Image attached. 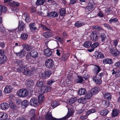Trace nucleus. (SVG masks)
Returning <instances> with one entry per match:
<instances>
[{
  "mask_svg": "<svg viewBox=\"0 0 120 120\" xmlns=\"http://www.w3.org/2000/svg\"><path fill=\"white\" fill-rule=\"evenodd\" d=\"M93 8V6L92 4L90 3H88V6L86 7H85V8L86 10H90Z\"/></svg>",
  "mask_w": 120,
  "mask_h": 120,
  "instance_id": "obj_37",
  "label": "nucleus"
},
{
  "mask_svg": "<svg viewBox=\"0 0 120 120\" xmlns=\"http://www.w3.org/2000/svg\"><path fill=\"white\" fill-rule=\"evenodd\" d=\"M69 54L68 53H65L63 54L62 57L60 58V60L61 61H65L68 58Z\"/></svg>",
  "mask_w": 120,
  "mask_h": 120,
  "instance_id": "obj_13",
  "label": "nucleus"
},
{
  "mask_svg": "<svg viewBox=\"0 0 120 120\" xmlns=\"http://www.w3.org/2000/svg\"><path fill=\"white\" fill-rule=\"evenodd\" d=\"M7 10V8L5 6H2L0 4V15L1 14L2 12H5Z\"/></svg>",
  "mask_w": 120,
  "mask_h": 120,
  "instance_id": "obj_32",
  "label": "nucleus"
},
{
  "mask_svg": "<svg viewBox=\"0 0 120 120\" xmlns=\"http://www.w3.org/2000/svg\"><path fill=\"white\" fill-rule=\"evenodd\" d=\"M34 81L31 79H28L26 81V84L28 86H32L34 84Z\"/></svg>",
  "mask_w": 120,
  "mask_h": 120,
  "instance_id": "obj_33",
  "label": "nucleus"
},
{
  "mask_svg": "<svg viewBox=\"0 0 120 120\" xmlns=\"http://www.w3.org/2000/svg\"><path fill=\"white\" fill-rule=\"evenodd\" d=\"M86 92V90L83 88L80 89L78 91V94L79 95H82L84 94Z\"/></svg>",
  "mask_w": 120,
  "mask_h": 120,
  "instance_id": "obj_29",
  "label": "nucleus"
},
{
  "mask_svg": "<svg viewBox=\"0 0 120 120\" xmlns=\"http://www.w3.org/2000/svg\"><path fill=\"white\" fill-rule=\"evenodd\" d=\"M45 118L46 120H61V119H57L53 117L52 116L51 114L49 113L46 114L45 117Z\"/></svg>",
  "mask_w": 120,
  "mask_h": 120,
  "instance_id": "obj_7",
  "label": "nucleus"
},
{
  "mask_svg": "<svg viewBox=\"0 0 120 120\" xmlns=\"http://www.w3.org/2000/svg\"><path fill=\"white\" fill-rule=\"evenodd\" d=\"M119 111L117 109H115L112 111V116L113 117H115L118 116L119 113Z\"/></svg>",
  "mask_w": 120,
  "mask_h": 120,
  "instance_id": "obj_28",
  "label": "nucleus"
},
{
  "mask_svg": "<svg viewBox=\"0 0 120 120\" xmlns=\"http://www.w3.org/2000/svg\"><path fill=\"white\" fill-rule=\"evenodd\" d=\"M5 30V28L2 24L0 25V30L2 32H4Z\"/></svg>",
  "mask_w": 120,
  "mask_h": 120,
  "instance_id": "obj_58",
  "label": "nucleus"
},
{
  "mask_svg": "<svg viewBox=\"0 0 120 120\" xmlns=\"http://www.w3.org/2000/svg\"><path fill=\"white\" fill-rule=\"evenodd\" d=\"M12 90L11 87V86L8 85L5 86L4 91L6 93H9L11 92Z\"/></svg>",
  "mask_w": 120,
  "mask_h": 120,
  "instance_id": "obj_17",
  "label": "nucleus"
},
{
  "mask_svg": "<svg viewBox=\"0 0 120 120\" xmlns=\"http://www.w3.org/2000/svg\"><path fill=\"white\" fill-rule=\"evenodd\" d=\"M55 81L53 80H50L48 81L47 83L49 85H50Z\"/></svg>",
  "mask_w": 120,
  "mask_h": 120,
  "instance_id": "obj_63",
  "label": "nucleus"
},
{
  "mask_svg": "<svg viewBox=\"0 0 120 120\" xmlns=\"http://www.w3.org/2000/svg\"><path fill=\"white\" fill-rule=\"evenodd\" d=\"M97 32L95 31H93L92 32L91 35L93 37V40L96 41L98 39V36L97 35Z\"/></svg>",
  "mask_w": 120,
  "mask_h": 120,
  "instance_id": "obj_23",
  "label": "nucleus"
},
{
  "mask_svg": "<svg viewBox=\"0 0 120 120\" xmlns=\"http://www.w3.org/2000/svg\"><path fill=\"white\" fill-rule=\"evenodd\" d=\"M8 108L7 104L6 103H2L0 104V109L3 110H5Z\"/></svg>",
  "mask_w": 120,
  "mask_h": 120,
  "instance_id": "obj_27",
  "label": "nucleus"
},
{
  "mask_svg": "<svg viewBox=\"0 0 120 120\" xmlns=\"http://www.w3.org/2000/svg\"><path fill=\"white\" fill-rule=\"evenodd\" d=\"M58 15V12H57L56 11H53L49 13L48 15V17L53 18L57 17Z\"/></svg>",
  "mask_w": 120,
  "mask_h": 120,
  "instance_id": "obj_9",
  "label": "nucleus"
},
{
  "mask_svg": "<svg viewBox=\"0 0 120 120\" xmlns=\"http://www.w3.org/2000/svg\"><path fill=\"white\" fill-rule=\"evenodd\" d=\"M30 115L32 116H35V110L34 109H32L30 111Z\"/></svg>",
  "mask_w": 120,
  "mask_h": 120,
  "instance_id": "obj_53",
  "label": "nucleus"
},
{
  "mask_svg": "<svg viewBox=\"0 0 120 120\" xmlns=\"http://www.w3.org/2000/svg\"><path fill=\"white\" fill-rule=\"evenodd\" d=\"M85 24L84 23L81 21H78L75 24V26L77 27L82 26Z\"/></svg>",
  "mask_w": 120,
  "mask_h": 120,
  "instance_id": "obj_31",
  "label": "nucleus"
},
{
  "mask_svg": "<svg viewBox=\"0 0 120 120\" xmlns=\"http://www.w3.org/2000/svg\"><path fill=\"white\" fill-rule=\"evenodd\" d=\"M100 37L101 38V41L102 42L105 41V39L106 38V35L104 33H102L101 34Z\"/></svg>",
  "mask_w": 120,
  "mask_h": 120,
  "instance_id": "obj_45",
  "label": "nucleus"
},
{
  "mask_svg": "<svg viewBox=\"0 0 120 120\" xmlns=\"http://www.w3.org/2000/svg\"><path fill=\"white\" fill-rule=\"evenodd\" d=\"M24 71L23 72V73L25 75L28 76H31L32 75L33 71L34 70V68H32L29 69H28L26 68L24 69Z\"/></svg>",
  "mask_w": 120,
  "mask_h": 120,
  "instance_id": "obj_3",
  "label": "nucleus"
},
{
  "mask_svg": "<svg viewBox=\"0 0 120 120\" xmlns=\"http://www.w3.org/2000/svg\"><path fill=\"white\" fill-rule=\"evenodd\" d=\"M29 26L30 30L33 31H35L37 30L35 23L32 22L30 24Z\"/></svg>",
  "mask_w": 120,
  "mask_h": 120,
  "instance_id": "obj_20",
  "label": "nucleus"
},
{
  "mask_svg": "<svg viewBox=\"0 0 120 120\" xmlns=\"http://www.w3.org/2000/svg\"><path fill=\"white\" fill-rule=\"evenodd\" d=\"M52 74L51 71H46L43 73L42 75L43 78H47L49 77Z\"/></svg>",
  "mask_w": 120,
  "mask_h": 120,
  "instance_id": "obj_12",
  "label": "nucleus"
},
{
  "mask_svg": "<svg viewBox=\"0 0 120 120\" xmlns=\"http://www.w3.org/2000/svg\"><path fill=\"white\" fill-rule=\"evenodd\" d=\"M75 99V98H71L68 101L70 103L73 104L76 101Z\"/></svg>",
  "mask_w": 120,
  "mask_h": 120,
  "instance_id": "obj_60",
  "label": "nucleus"
},
{
  "mask_svg": "<svg viewBox=\"0 0 120 120\" xmlns=\"http://www.w3.org/2000/svg\"><path fill=\"white\" fill-rule=\"evenodd\" d=\"M16 120H27L25 119L24 117L20 116L17 118Z\"/></svg>",
  "mask_w": 120,
  "mask_h": 120,
  "instance_id": "obj_64",
  "label": "nucleus"
},
{
  "mask_svg": "<svg viewBox=\"0 0 120 120\" xmlns=\"http://www.w3.org/2000/svg\"><path fill=\"white\" fill-rule=\"evenodd\" d=\"M7 57L5 55L0 57V64H3L5 63L7 60Z\"/></svg>",
  "mask_w": 120,
  "mask_h": 120,
  "instance_id": "obj_18",
  "label": "nucleus"
},
{
  "mask_svg": "<svg viewBox=\"0 0 120 120\" xmlns=\"http://www.w3.org/2000/svg\"><path fill=\"white\" fill-rule=\"evenodd\" d=\"M9 5L12 6V7H15L19 6V2L13 1L12 3H10L9 4Z\"/></svg>",
  "mask_w": 120,
  "mask_h": 120,
  "instance_id": "obj_36",
  "label": "nucleus"
},
{
  "mask_svg": "<svg viewBox=\"0 0 120 120\" xmlns=\"http://www.w3.org/2000/svg\"><path fill=\"white\" fill-rule=\"evenodd\" d=\"M8 115L6 113H0V119L1 120H9L7 117Z\"/></svg>",
  "mask_w": 120,
  "mask_h": 120,
  "instance_id": "obj_11",
  "label": "nucleus"
},
{
  "mask_svg": "<svg viewBox=\"0 0 120 120\" xmlns=\"http://www.w3.org/2000/svg\"><path fill=\"white\" fill-rule=\"evenodd\" d=\"M102 105L105 108H106L109 105V102L108 100H104L103 101Z\"/></svg>",
  "mask_w": 120,
  "mask_h": 120,
  "instance_id": "obj_30",
  "label": "nucleus"
},
{
  "mask_svg": "<svg viewBox=\"0 0 120 120\" xmlns=\"http://www.w3.org/2000/svg\"><path fill=\"white\" fill-rule=\"evenodd\" d=\"M24 49H25L27 51H29L31 49V47L28 45H26V44L24 43L22 45Z\"/></svg>",
  "mask_w": 120,
  "mask_h": 120,
  "instance_id": "obj_40",
  "label": "nucleus"
},
{
  "mask_svg": "<svg viewBox=\"0 0 120 120\" xmlns=\"http://www.w3.org/2000/svg\"><path fill=\"white\" fill-rule=\"evenodd\" d=\"M99 44L98 43H93L92 45L91 48H94L97 47L99 45Z\"/></svg>",
  "mask_w": 120,
  "mask_h": 120,
  "instance_id": "obj_59",
  "label": "nucleus"
},
{
  "mask_svg": "<svg viewBox=\"0 0 120 120\" xmlns=\"http://www.w3.org/2000/svg\"><path fill=\"white\" fill-rule=\"evenodd\" d=\"M115 52L113 55L115 56H118L120 55V53L119 51L117 49H115Z\"/></svg>",
  "mask_w": 120,
  "mask_h": 120,
  "instance_id": "obj_56",
  "label": "nucleus"
},
{
  "mask_svg": "<svg viewBox=\"0 0 120 120\" xmlns=\"http://www.w3.org/2000/svg\"><path fill=\"white\" fill-rule=\"evenodd\" d=\"M118 21V19L116 18H115L110 19L109 20V22L110 23H111L112 22H117Z\"/></svg>",
  "mask_w": 120,
  "mask_h": 120,
  "instance_id": "obj_62",
  "label": "nucleus"
},
{
  "mask_svg": "<svg viewBox=\"0 0 120 120\" xmlns=\"http://www.w3.org/2000/svg\"><path fill=\"white\" fill-rule=\"evenodd\" d=\"M38 102L37 99L35 98H33L31 99L30 103L32 106L36 107L38 105Z\"/></svg>",
  "mask_w": 120,
  "mask_h": 120,
  "instance_id": "obj_6",
  "label": "nucleus"
},
{
  "mask_svg": "<svg viewBox=\"0 0 120 120\" xmlns=\"http://www.w3.org/2000/svg\"><path fill=\"white\" fill-rule=\"evenodd\" d=\"M38 101L40 103H42L45 100V98L43 95L41 94L39 95L38 97Z\"/></svg>",
  "mask_w": 120,
  "mask_h": 120,
  "instance_id": "obj_26",
  "label": "nucleus"
},
{
  "mask_svg": "<svg viewBox=\"0 0 120 120\" xmlns=\"http://www.w3.org/2000/svg\"><path fill=\"white\" fill-rule=\"evenodd\" d=\"M24 24L21 21H19V28L21 30H22L24 28Z\"/></svg>",
  "mask_w": 120,
  "mask_h": 120,
  "instance_id": "obj_39",
  "label": "nucleus"
},
{
  "mask_svg": "<svg viewBox=\"0 0 120 120\" xmlns=\"http://www.w3.org/2000/svg\"><path fill=\"white\" fill-rule=\"evenodd\" d=\"M78 101L79 103H83L85 102L86 101V98H82L79 99L78 100Z\"/></svg>",
  "mask_w": 120,
  "mask_h": 120,
  "instance_id": "obj_47",
  "label": "nucleus"
},
{
  "mask_svg": "<svg viewBox=\"0 0 120 120\" xmlns=\"http://www.w3.org/2000/svg\"><path fill=\"white\" fill-rule=\"evenodd\" d=\"M108 113V111L107 109H105L101 110L100 112V114L102 116H105Z\"/></svg>",
  "mask_w": 120,
  "mask_h": 120,
  "instance_id": "obj_42",
  "label": "nucleus"
},
{
  "mask_svg": "<svg viewBox=\"0 0 120 120\" xmlns=\"http://www.w3.org/2000/svg\"><path fill=\"white\" fill-rule=\"evenodd\" d=\"M54 65V61L51 59H49L46 60L45 65L48 68H52Z\"/></svg>",
  "mask_w": 120,
  "mask_h": 120,
  "instance_id": "obj_4",
  "label": "nucleus"
},
{
  "mask_svg": "<svg viewBox=\"0 0 120 120\" xmlns=\"http://www.w3.org/2000/svg\"><path fill=\"white\" fill-rule=\"evenodd\" d=\"M59 105L58 103L56 101H53L52 104L51 106L54 108H55Z\"/></svg>",
  "mask_w": 120,
  "mask_h": 120,
  "instance_id": "obj_52",
  "label": "nucleus"
},
{
  "mask_svg": "<svg viewBox=\"0 0 120 120\" xmlns=\"http://www.w3.org/2000/svg\"><path fill=\"white\" fill-rule=\"evenodd\" d=\"M53 35L52 33L50 32H45L43 34V35L45 37L47 38L52 37Z\"/></svg>",
  "mask_w": 120,
  "mask_h": 120,
  "instance_id": "obj_25",
  "label": "nucleus"
},
{
  "mask_svg": "<svg viewBox=\"0 0 120 120\" xmlns=\"http://www.w3.org/2000/svg\"><path fill=\"white\" fill-rule=\"evenodd\" d=\"M112 74L113 75L115 74V76L116 77H120V70H118L116 72H115L114 70H112Z\"/></svg>",
  "mask_w": 120,
  "mask_h": 120,
  "instance_id": "obj_35",
  "label": "nucleus"
},
{
  "mask_svg": "<svg viewBox=\"0 0 120 120\" xmlns=\"http://www.w3.org/2000/svg\"><path fill=\"white\" fill-rule=\"evenodd\" d=\"M15 53L17 56L19 58H21L25 56L26 52L25 50L22 49L19 52H15Z\"/></svg>",
  "mask_w": 120,
  "mask_h": 120,
  "instance_id": "obj_5",
  "label": "nucleus"
},
{
  "mask_svg": "<svg viewBox=\"0 0 120 120\" xmlns=\"http://www.w3.org/2000/svg\"><path fill=\"white\" fill-rule=\"evenodd\" d=\"M83 80L81 76H78L77 79L76 80V83H81L83 82Z\"/></svg>",
  "mask_w": 120,
  "mask_h": 120,
  "instance_id": "obj_43",
  "label": "nucleus"
},
{
  "mask_svg": "<svg viewBox=\"0 0 120 120\" xmlns=\"http://www.w3.org/2000/svg\"><path fill=\"white\" fill-rule=\"evenodd\" d=\"M100 90L99 88L98 87H96L92 88L90 90V92L91 94L94 95L97 94Z\"/></svg>",
  "mask_w": 120,
  "mask_h": 120,
  "instance_id": "obj_10",
  "label": "nucleus"
},
{
  "mask_svg": "<svg viewBox=\"0 0 120 120\" xmlns=\"http://www.w3.org/2000/svg\"><path fill=\"white\" fill-rule=\"evenodd\" d=\"M29 104L27 100L23 101L22 102V105L24 106L25 107H26Z\"/></svg>",
  "mask_w": 120,
  "mask_h": 120,
  "instance_id": "obj_48",
  "label": "nucleus"
},
{
  "mask_svg": "<svg viewBox=\"0 0 120 120\" xmlns=\"http://www.w3.org/2000/svg\"><path fill=\"white\" fill-rule=\"evenodd\" d=\"M113 62L112 60L111 59H105L103 60V63L104 64H111L113 63Z\"/></svg>",
  "mask_w": 120,
  "mask_h": 120,
  "instance_id": "obj_14",
  "label": "nucleus"
},
{
  "mask_svg": "<svg viewBox=\"0 0 120 120\" xmlns=\"http://www.w3.org/2000/svg\"><path fill=\"white\" fill-rule=\"evenodd\" d=\"M88 115H87V113H86L85 115H82L80 116V118L82 120H84L86 119L88 116Z\"/></svg>",
  "mask_w": 120,
  "mask_h": 120,
  "instance_id": "obj_57",
  "label": "nucleus"
},
{
  "mask_svg": "<svg viewBox=\"0 0 120 120\" xmlns=\"http://www.w3.org/2000/svg\"><path fill=\"white\" fill-rule=\"evenodd\" d=\"M92 94L91 93H88L86 95L85 98H86V99H90L91 97Z\"/></svg>",
  "mask_w": 120,
  "mask_h": 120,
  "instance_id": "obj_54",
  "label": "nucleus"
},
{
  "mask_svg": "<svg viewBox=\"0 0 120 120\" xmlns=\"http://www.w3.org/2000/svg\"><path fill=\"white\" fill-rule=\"evenodd\" d=\"M97 57L98 58L103 59L104 57V56L103 54L101 52H100L98 53Z\"/></svg>",
  "mask_w": 120,
  "mask_h": 120,
  "instance_id": "obj_50",
  "label": "nucleus"
},
{
  "mask_svg": "<svg viewBox=\"0 0 120 120\" xmlns=\"http://www.w3.org/2000/svg\"><path fill=\"white\" fill-rule=\"evenodd\" d=\"M96 111V110L95 109H92L86 112V113L87 115H89L91 113L95 112Z\"/></svg>",
  "mask_w": 120,
  "mask_h": 120,
  "instance_id": "obj_46",
  "label": "nucleus"
},
{
  "mask_svg": "<svg viewBox=\"0 0 120 120\" xmlns=\"http://www.w3.org/2000/svg\"><path fill=\"white\" fill-rule=\"evenodd\" d=\"M102 94L105 97L109 100H111L112 98L111 95L110 93H105V92H103Z\"/></svg>",
  "mask_w": 120,
  "mask_h": 120,
  "instance_id": "obj_22",
  "label": "nucleus"
},
{
  "mask_svg": "<svg viewBox=\"0 0 120 120\" xmlns=\"http://www.w3.org/2000/svg\"><path fill=\"white\" fill-rule=\"evenodd\" d=\"M28 91L26 89H20L17 94L18 96L22 97H24L28 95Z\"/></svg>",
  "mask_w": 120,
  "mask_h": 120,
  "instance_id": "obj_1",
  "label": "nucleus"
},
{
  "mask_svg": "<svg viewBox=\"0 0 120 120\" xmlns=\"http://www.w3.org/2000/svg\"><path fill=\"white\" fill-rule=\"evenodd\" d=\"M55 38L57 40V41L58 42H60L61 43L63 41L62 39L57 36Z\"/></svg>",
  "mask_w": 120,
  "mask_h": 120,
  "instance_id": "obj_61",
  "label": "nucleus"
},
{
  "mask_svg": "<svg viewBox=\"0 0 120 120\" xmlns=\"http://www.w3.org/2000/svg\"><path fill=\"white\" fill-rule=\"evenodd\" d=\"M62 52V51L59 49H57L56 50V54L59 56L61 54Z\"/></svg>",
  "mask_w": 120,
  "mask_h": 120,
  "instance_id": "obj_55",
  "label": "nucleus"
},
{
  "mask_svg": "<svg viewBox=\"0 0 120 120\" xmlns=\"http://www.w3.org/2000/svg\"><path fill=\"white\" fill-rule=\"evenodd\" d=\"M101 70V69L98 66L95 65L93 70V72L94 74L97 75Z\"/></svg>",
  "mask_w": 120,
  "mask_h": 120,
  "instance_id": "obj_21",
  "label": "nucleus"
},
{
  "mask_svg": "<svg viewBox=\"0 0 120 120\" xmlns=\"http://www.w3.org/2000/svg\"><path fill=\"white\" fill-rule=\"evenodd\" d=\"M91 44L92 43L90 41H86L84 43L83 46L85 47L88 48L91 46Z\"/></svg>",
  "mask_w": 120,
  "mask_h": 120,
  "instance_id": "obj_34",
  "label": "nucleus"
},
{
  "mask_svg": "<svg viewBox=\"0 0 120 120\" xmlns=\"http://www.w3.org/2000/svg\"><path fill=\"white\" fill-rule=\"evenodd\" d=\"M93 79L95 82L98 84L100 85L102 82V81L101 79L99 78V79L97 78L96 76L93 77Z\"/></svg>",
  "mask_w": 120,
  "mask_h": 120,
  "instance_id": "obj_19",
  "label": "nucleus"
},
{
  "mask_svg": "<svg viewBox=\"0 0 120 120\" xmlns=\"http://www.w3.org/2000/svg\"><path fill=\"white\" fill-rule=\"evenodd\" d=\"M45 1L46 0H37L36 4L37 6L42 5Z\"/></svg>",
  "mask_w": 120,
  "mask_h": 120,
  "instance_id": "obj_38",
  "label": "nucleus"
},
{
  "mask_svg": "<svg viewBox=\"0 0 120 120\" xmlns=\"http://www.w3.org/2000/svg\"><path fill=\"white\" fill-rule=\"evenodd\" d=\"M43 91L44 93L49 92V88L47 86H45L43 87Z\"/></svg>",
  "mask_w": 120,
  "mask_h": 120,
  "instance_id": "obj_44",
  "label": "nucleus"
},
{
  "mask_svg": "<svg viewBox=\"0 0 120 120\" xmlns=\"http://www.w3.org/2000/svg\"><path fill=\"white\" fill-rule=\"evenodd\" d=\"M23 63V62L22 60H18L17 61L16 64L20 66L17 68V70L18 71L23 73V72L24 71V69L26 68L25 66L22 65Z\"/></svg>",
  "mask_w": 120,
  "mask_h": 120,
  "instance_id": "obj_2",
  "label": "nucleus"
},
{
  "mask_svg": "<svg viewBox=\"0 0 120 120\" xmlns=\"http://www.w3.org/2000/svg\"><path fill=\"white\" fill-rule=\"evenodd\" d=\"M23 16L24 18L25 21L27 22H28L30 21V17L29 14L27 13H24L23 14Z\"/></svg>",
  "mask_w": 120,
  "mask_h": 120,
  "instance_id": "obj_24",
  "label": "nucleus"
},
{
  "mask_svg": "<svg viewBox=\"0 0 120 120\" xmlns=\"http://www.w3.org/2000/svg\"><path fill=\"white\" fill-rule=\"evenodd\" d=\"M45 55L49 57L52 54V51L48 49H45L44 51Z\"/></svg>",
  "mask_w": 120,
  "mask_h": 120,
  "instance_id": "obj_16",
  "label": "nucleus"
},
{
  "mask_svg": "<svg viewBox=\"0 0 120 120\" xmlns=\"http://www.w3.org/2000/svg\"><path fill=\"white\" fill-rule=\"evenodd\" d=\"M68 112L67 115L64 117L60 118L61 120H65L67 119L69 117L72 116L73 115V112L71 110V109L68 108Z\"/></svg>",
  "mask_w": 120,
  "mask_h": 120,
  "instance_id": "obj_8",
  "label": "nucleus"
},
{
  "mask_svg": "<svg viewBox=\"0 0 120 120\" xmlns=\"http://www.w3.org/2000/svg\"><path fill=\"white\" fill-rule=\"evenodd\" d=\"M28 36V34L26 33H23L21 34V37L23 39H26Z\"/></svg>",
  "mask_w": 120,
  "mask_h": 120,
  "instance_id": "obj_51",
  "label": "nucleus"
},
{
  "mask_svg": "<svg viewBox=\"0 0 120 120\" xmlns=\"http://www.w3.org/2000/svg\"><path fill=\"white\" fill-rule=\"evenodd\" d=\"M60 12L61 16H63L66 13L65 9L63 8L61 9L60 11Z\"/></svg>",
  "mask_w": 120,
  "mask_h": 120,
  "instance_id": "obj_49",
  "label": "nucleus"
},
{
  "mask_svg": "<svg viewBox=\"0 0 120 120\" xmlns=\"http://www.w3.org/2000/svg\"><path fill=\"white\" fill-rule=\"evenodd\" d=\"M29 54L33 58H35L38 57V53L35 50H34L31 51L29 53Z\"/></svg>",
  "mask_w": 120,
  "mask_h": 120,
  "instance_id": "obj_15",
  "label": "nucleus"
},
{
  "mask_svg": "<svg viewBox=\"0 0 120 120\" xmlns=\"http://www.w3.org/2000/svg\"><path fill=\"white\" fill-rule=\"evenodd\" d=\"M44 83L42 81H39L37 82L36 85V87H41L43 86Z\"/></svg>",
  "mask_w": 120,
  "mask_h": 120,
  "instance_id": "obj_41",
  "label": "nucleus"
}]
</instances>
